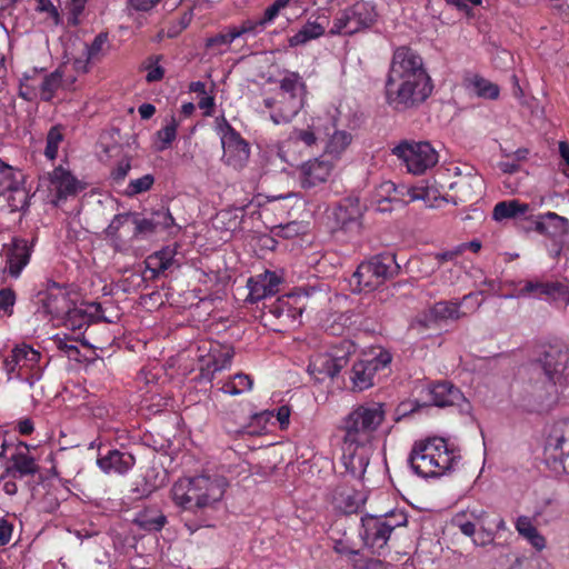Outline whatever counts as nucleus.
Listing matches in <instances>:
<instances>
[{
    "mask_svg": "<svg viewBox=\"0 0 569 569\" xmlns=\"http://www.w3.org/2000/svg\"><path fill=\"white\" fill-rule=\"evenodd\" d=\"M433 91L422 57L410 47H398L385 81L386 103L397 112L418 109Z\"/></svg>",
    "mask_w": 569,
    "mask_h": 569,
    "instance_id": "1",
    "label": "nucleus"
},
{
    "mask_svg": "<svg viewBox=\"0 0 569 569\" xmlns=\"http://www.w3.org/2000/svg\"><path fill=\"white\" fill-rule=\"evenodd\" d=\"M458 390L449 381L435 383L430 389L431 399L435 406L445 407L453 403Z\"/></svg>",
    "mask_w": 569,
    "mask_h": 569,
    "instance_id": "37",
    "label": "nucleus"
},
{
    "mask_svg": "<svg viewBox=\"0 0 569 569\" xmlns=\"http://www.w3.org/2000/svg\"><path fill=\"white\" fill-rule=\"evenodd\" d=\"M385 418V403L367 402L359 405L345 419L343 438H347L349 442L368 445Z\"/></svg>",
    "mask_w": 569,
    "mask_h": 569,
    "instance_id": "7",
    "label": "nucleus"
},
{
    "mask_svg": "<svg viewBox=\"0 0 569 569\" xmlns=\"http://www.w3.org/2000/svg\"><path fill=\"white\" fill-rule=\"evenodd\" d=\"M462 253V246H457L453 250L442 251L436 254V259L441 268H446L448 264L453 263Z\"/></svg>",
    "mask_w": 569,
    "mask_h": 569,
    "instance_id": "58",
    "label": "nucleus"
},
{
    "mask_svg": "<svg viewBox=\"0 0 569 569\" xmlns=\"http://www.w3.org/2000/svg\"><path fill=\"white\" fill-rule=\"evenodd\" d=\"M366 446L349 442L347 438H343L340 462L345 470L341 473L348 475L353 479L362 478L369 465Z\"/></svg>",
    "mask_w": 569,
    "mask_h": 569,
    "instance_id": "18",
    "label": "nucleus"
},
{
    "mask_svg": "<svg viewBox=\"0 0 569 569\" xmlns=\"http://www.w3.org/2000/svg\"><path fill=\"white\" fill-rule=\"evenodd\" d=\"M131 223L133 224V230L131 232V240H138L144 238L149 234L154 233L156 227L151 218H141L140 213L131 212Z\"/></svg>",
    "mask_w": 569,
    "mask_h": 569,
    "instance_id": "42",
    "label": "nucleus"
},
{
    "mask_svg": "<svg viewBox=\"0 0 569 569\" xmlns=\"http://www.w3.org/2000/svg\"><path fill=\"white\" fill-rule=\"evenodd\" d=\"M152 220H153L156 230H158V229L167 230L176 224L174 218L172 217L169 209L154 211L152 213Z\"/></svg>",
    "mask_w": 569,
    "mask_h": 569,
    "instance_id": "55",
    "label": "nucleus"
},
{
    "mask_svg": "<svg viewBox=\"0 0 569 569\" xmlns=\"http://www.w3.org/2000/svg\"><path fill=\"white\" fill-rule=\"evenodd\" d=\"M162 59V56H151L148 59V64L146 67L147 69V76L146 80L147 82H157L160 81L164 76V69L159 66V61Z\"/></svg>",
    "mask_w": 569,
    "mask_h": 569,
    "instance_id": "51",
    "label": "nucleus"
},
{
    "mask_svg": "<svg viewBox=\"0 0 569 569\" xmlns=\"http://www.w3.org/2000/svg\"><path fill=\"white\" fill-rule=\"evenodd\" d=\"M361 537L365 545L375 553H381L387 547L392 532L408 522L407 513L402 510H392L382 516L367 515L361 519Z\"/></svg>",
    "mask_w": 569,
    "mask_h": 569,
    "instance_id": "9",
    "label": "nucleus"
},
{
    "mask_svg": "<svg viewBox=\"0 0 569 569\" xmlns=\"http://www.w3.org/2000/svg\"><path fill=\"white\" fill-rule=\"evenodd\" d=\"M252 386L253 379L249 375L239 372L222 385L221 391L230 396H238L250 391Z\"/></svg>",
    "mask_w": 569,
    "mask_h": 569,
    "instance_id": "40",
    "label": "nucleus"
},
{
    "mask_svg": "<svg viewBox=\"0 0 569 569\" xmlns=\"http://www.w3.org/2000/svg\"><path fill=\"white\" fill-rule=\"evenodd\" d=\"M327 158V156L322 154L300 166V179L303 188H313L328 180L333 169V162Z\"/></svg>",
    "mask_w": 569,
    "mask_h": 569,
    "instance_id": "21",
    "label": "nucleus"
},
{
    "mask_svg": "<svg viewBox=\"0 0 569 569\" xmlns=\"http://www.w3.org/2000/svg\"><path fill=\"white\" fill-rule=\"evenodd\" d=\"M264 28H266L264 24H259V19H257V20L248 19V20L243 21L240 27H233V30L238 34V38H239L247 33L257 34V33L261 32Z\"/></svg>",
    "mask_w": 569,
    "mask_h": 569,
    "instance_id": "57",
    "label": "nucleus"
},
{
    "mask_svg": "<svg viewBox=\"0 0 569 569\" xmlns=\"http://www.w3.org/2000/svg\"><path fill=\"white\" fill-rule=\"evenodd\" d=\"M130 169H131V164L128 160L119 161L117 163V166L111 171V178L116 182H120V181L124 180V178L129 173Z\"/></svg>",
    "mask_w": 569,
    "mask_h": 569,
    "instance_id": "62",
    "label": "nucleus"
},
{
    "mask_svg": "<svg viewBox=\"0 0 569 569\" xmlns=\"http://www.w3.org/2000/svg\"><path fill=\"white\" fill-rule=\"evenodd\" d=\"M567 287L559 281H541L538 279L526 280L519 288V296H546L555 298L567 295Z\"/></svg>",
    "mask_w": 569,
    "mask_h": 569,
    "instance_id": "27",
    "label": "nucleus"
},
{
    "mask_svg": "<svg viewBox=\"0 0 569 569\" xmlns=\"http://www.w3.org/2000/svg\"><path fill=\"white\" fill-rule=\"evenodd\" d=\"M392 154L412 174H423L439 161L437 150L428 141L402 140L392 149Z\"/></svg>",
    "mask_w": 569,
    "mask_h": 569,
    "instance_id": "11",
    "label": "nucleus"
},
{
    "mask_svg": "<svg viewBox=\"0 0 569 569\" xmlns=\"http://www.w3.org/2000/svg\"><path fill=\"white\" fill-rule=\"evenodd\" d=\"M63 140V134L60 126H53L50 128L47 134V143L44 149V156L53 160L58 154V148Z\"/></svg>",
    "mask_w": 569,
    "mask_h": 569,
    "instance_id": "47",
    "label": "nucleus"
},
{
    "mask_svg": "<svg viewBox=\"0 0 569 569\" xmlns=\"http://www.w3.org/2000/svg\"><path fill=\"white\" fill-rule=\"evenodd\" d=\"M325 33V27L317 21H308L296 34L289 38L290 47L305 44Z\"/></svg>",
    "mask_w": 569,
    "mask_h": 569,
    "instance_id": "38",
    "label": "nucleus"
},
{
    "mask_svg": "<svg viewBox=\"0 0 569 569\" xmlns=\"http://www.w3.org/2000/svg\"><path fill=\"white\" fill-rule=\"evenodd\" d=\"M355 352V345L349 340H342L325 353H318L311 358L308 372L317 381L335 378L348 365L349 357Z\"/></svg>",
    "mask_w": 569,
    "mask_h": 569,
    "instance_id": "12",
    "label": "nucleus"
},
{
    "mask_svg": "<svg viewBox=\"0 0 569 569\" xmlns=\"http://www.w3.org/2000/svg\"><path fill=\"white\" fill-rule=\"evenodd\" d=\"M391 362V355L380 351L378 356L370 359H362L352 365L349 372L351 389L363 391L373 386V378L380 370H385Z\"/></svg>",
    "mask_w": 569,
    "mask_h": 569,
    "instance_id": "15",
    "label": "nucleus"
},
{
    "mask_svg": "<svg viewBox=\"0 0 569 569\" xmlns=\"http://www.w3.org/2000/svg\"><path fill=\"white\" fill-rule=\"evenodd\" d=\"M508 569H540V560L537 557H516Z\"/></svg>",
    "mask_w": 569,
    "mask_h": 569,
    "instance_id": "59",
    "label": "nucleus"
},
{
    "mask_svg": "<svg viewBox=\"0 0 569 569\" xmlns=\"http://www.w3.org/2000/svg\"><path fill=\"white\" fill-rule=\"evenodd\" d=\"M530 209L528 203L520 202L519 200H505L496 203L492 211V217L496 221L512 219L525 216Z\"/></svg>",
    "mask_w": 569,
    "mask_h": 569,
    "instance_id": "34",
    "label": "nucleus"
},
{
    "mask_svg": "<svg viewBox=\"0 0 569 569\" xmlns=\"http://www.w3.org/2000/svg\"><path fill=\"white\" fill-rule=\"evenodd\" d=\"M282 278L274 271L266 270L262 273L250 277L247 281L249 295L247 300L251 303L268 299L279 291Z\"/></svg>",
    "mask_w": 569,
    "mask_h": 569,
    "instance_id": "20",
    "label": "nucleus"
},
{
    "mask_svg": "<svg viewBox=\"0 0 569 569\" xmlns=\"http://www.w3.org/2000/svg\"><path fill=\"white\" fill-rule=\"evenodd\" d=\"M356 569H385V563L379 559L358 557L355 559Z\"/></svg>",
    "mask_w": 569,
    "mask_h": 569,
    "instance_id": "61",
    "label": "nucleus"
},
{
    "mask_svg": "<svg viewBox=\"0 0 569 569\" xmlns=\"http://www.w3.org/2000/svg\"><path fill=\"white\" fill-rule=\"evenodd\" d=\"M50 184L58 200H66L83 189L81 182L67 169L59 166L50 173Z\"/></svg>",
    "mask_w": 569,
    "mask_h": 569,
    "instance_id": "24",
    "label": "nucleus"
},
{
    "mask_svg": "<svg viewBox=\"0 0 569 569\" xmlns=\"http://www.w3.org/2000/svg\"><path fill=\"white\" fill-rule=\"evenodd\" d=\"M377 10L373 4L368 1H359L340 10L332 20L330 34L351 36L366 30L377 21Z\"/></svg>",
    "mask_w": 569,
    "mask_h": 569,
    "instance_id": "10",
    "label": "nucleus"
},
{
    "mask_svg": "<svg viewBox=\"0 0 569 569\" xmlns=\"http://www.w3.org/2000/svg\"><path fill=\"white\" fill-rule=\"evenodd\" d=\"M223 485L207 476L181 478L174 482L171 496L174 503L184 510L200 509L220 501L223 497Z\"/></svg>",
    "mask_w": 569,
    "mask_h": 569,
    "instance_id": "5",
    "label": "nucleus"
},
{
    "mask_svg": "<svg viewBox=\"0 0 569 569\" xmlns=\"http://www.w3.org/2000/svg\"><path fill=\"white\" fill-rule=\"evenodd\" d=\"M61 319H63L67 329L79 332V336L91 323L107 320L99 302H83L80 306H71Z\"/></svg>",
    "mask_w": 569,
    "mask_h": 569,
    "instance_id": "16",
    "label": "nucleus"
},
{
    "mask_svg": "<svg viewBox=\"0 0 569 569\" xmlns=\"http://www.w3.org/2000/svg\"><path fill=\"white\" fill-rule=\"evenodd\" d=\"M307 84L297 71H284L279 88L262 101L274 124H284L300 112L306 102Z\"/></svg>",
    "mask_w": 569,
    "mask_h": 569,
    "instance_id": "3",
    "label": "nucleus"
},
{
    "mask_svg": "<svg viewBox=\"0 0 569 569\" xmlns=\"http://www.w3.org/2000/svg\"><path fill=\"white\" fill-rule=\"evenodd\" d=\"M288 141L292 143H302L303 146L311 148L317 143L318 137L315 128L312 126H308L306 129L295 128L290 132Z\"/></svg>",
    "mask_w": 569,
    "mask_h": 569,
    "instance_id": "46",
    "label": "nucleus"
},
{
    "mask_svg": "<svg viewBox=\"0 0 569 569\" xmlns=\"http://www.w3.org/2000/svg\"><path fill=\"white\" fill-rule=\"evenodd\" d=\"M174 250L166 247L148 256L144 260L146 271L150 272V278H157L168 270L174 260Z\"/></svg>",
    "mask_w": 569,
    "mask_h": 569,
    "instance_id": "31",
    "label": "nucleus"
},
{
    "mask_svg": "<svg viewBox=\"0 0 569 569\" xmlns=\"http://www.w3.org/2000/svg\"><path fill=\"white\" fill-rule=\"evenodd\" d=\"M154 183V177L150 173L144 174L138 179H132L126 190V194L134 197L142 192L149 191Z\"/></svg>",
    "mask_w": 569,
    "mask_h": 569,
    "instance_id": "48",
    "label": "nucleus"
},
{
    "mask_svg": "<svg viewBox=\"0 0 569 569\" xmlns=\"http://www.w3.org/2000/svg\"><path fill=\"white\" fill-rule=\"evenodd\" d=\"M290 408L288 406H281L277 410L276 418L280 425V429H287L290 422Z\"/></svg>",
    "mask_w": 569,
    "mask_h": 569,
    "instance_id": "64",
    "label": "nucleus"
},
{
    "mask_svg": "<svg viewBox=\"0 0 569 569\" xmlns=\"http://www.w3.org/2000/svg\"><path fill=\"white\" fill-rule=\"evenodd\" d=\"M63 72L60 69L42 74L39 81V98L50 102L57 92L62 88Z\"/></svg>",
    "mask_w": 569,
    "mask_h": 569,
    "instance_id": "35",
    "label": "nucleus"
},
{
    "mask_svg": "<svg viewBox=\"0 0 569 569\" xmlns=\"http://www.w3.org/2000/svg\"><path fill=\"white\" fill-rule=\"evenodd\" d=\"M460 316V303L458 301H439L428 311L417 317V322L425 328L432 327L438 321L458 319Z\"/></svg>",
    "mask_w": 569,
    "mask_h": 569,
    "instance_id": "25",
    "label": "nucleus"
},
{
    "mask_svg": "<svg viewBox=\"0 0 569 569\" xmlns=\"http://www.w3.org/2000/svg\"><path fill=\"white\" fill-rule=\"evenodd\" d=\"M546 376L556 383H569V355L561 348L550 346L538 360Z\"/></svg>",
    "mask_w": 569,
    "mask_h": 569,
    "instance_id": "17",
    "label": "nucleus"
},
{
    "mask_svg": "<svg viewBox=\"0 0 569 569\" xmlns=\"http://www.w3.org/2000/svg\"><path fill=\"white\" fill-rule=\"evenodd\" d=\"M208 356L207 368L214 373L231 367L234 349L230 345H222L214 341L210 343Z\"/></svg>",
    "mask_w": 569,
    "mask_h": 569,
    "instance_id": "30",
    "label": "nucleus"
},
{
    "mask_svg": "<svg viewBox=\"0 0 569 569\" xmlns=\"http://www.w3.org/2000/svg\"><path fill=\"white\" fill-rule=\"evenodd\" d=\"M38 297L43 311L53 319H61L72 306L67 290L54 281L49 282L47 289L40 291Z\"/></svg>",
    "mask_w": 569,
    "mask_h": 569,
    "instance_id": "19",
    "label": "nucleus"
},
{
    "mask_svg": "<svg viewBox=\"0 0 569 569\" xmlns=\"http://www.w3.org/2000/svg\"><path fill=\"white\" fill-rule=\"evenodd\" d=\"M179 122L172 116L164 127L157 131L156 136L159 143L156 144L158 151L168 149L177 138Z\"/></svg>",
    "mask_w": 569,
    "mask_h": 569,
    "instance_id": "41",
    "label": "nucleus"
},
{
    "mask_svg": "<svg viewBox=\"0 0 569 569\" xmlns=\"http://www.w3.org/2000/svg\"><path fill=\"white\" fill-rule=\"evenodd\" d=\"M134 523L147 531H160L167 523V517L158 508L149 507L137 513Z\"/></svg>",
    "mask_w": 569,
    "mask_h": 569,
    "instance_id": "33",
    "label": "nucleus"
},
{
    "mask_svg": "<svg viewBox=\"0 0 569 569\" xmlns=\"http://www.w3.org/2000/svg\"><path fill=\"white\" fill-rule=\"evenodd\" d=\"M412 471L421 478L445 475L457 463V456L442 438H427L413 443L408 457Z\"/></svg>",
    "mask_w": 569,
    "mask_h": 569,
    "instance_id": "4",
    "label": "nucleus"
},
{
    "mask_svg": "<svg viewBox=\"0 0 569 569\" xmlns=\"http://www.w3.org/2000/svg\"><path fill=\"white\" fill-rule=\"evenodd\" d=\"M41 358V352L30 345H16L1 357V368L7 375V381L17 380L32 388L43 375Z\"/></svg>",
    "mask_w": 569,
    "mask_h": 569,
    "instance_id": "6",
    "label": "nucleus"
},
{
    "mask_svg": "<svg viewBox=\"0 0 569 569\" xmlns=\"http://www.w3.org/2000/svg\"><path fill=\"white\" fill-rule=\"evenodd\" d=\"M470 189L468 193L469 200L477 202L486 192V183L481 176L478 173L468 172L465 174V187Z\"/></svg>",
    "mask_w": 569,
    "mask_h": 569,
    "instance_id": "45",
    "label": "nucleus"
},
{
    "mask_svg": "<svg viewBox=\"0 0 569 569\" xmlns=\"http://www.w3.org/2000/svg\"><path fill=\"white\" fill-rule=\"evenodd\" d=\"M223 426H224V429L229 433L239 435V433H250L251 432V431L247 430L249 428V425L247 423V417H243L242 421L238 426H233L230 421V415L228 413L223 418Z\"/></svg>",
    "mask_w": 569,
    "mask_h": 569,
    "instance_id": "60",
    "label": "nucleus"
},
{
    "mask_svg": "<svg viewBox=\"0 0 569 569\" xmlns=\"http://www.w3.org/2000/svg\"><path fill=\"white\" fill-rule=\"evenodd\" d=\"M399 271L400 266L393 253L383 252L372 256L370 259L362 261L353 272L352 281L356 283L353 291H373L395 278Z\"/></svg>",
    "mask_w": 569,
    "mask_h": 569,
    "instance_id": "8",
    "label": "nucleus"
},
{
    "mask_svg": "<svg viewBox=\"0 0 569 569\" xmlns=\"http://www.w3.org/2000/svg\"><path fill=\"white\" fill-rule=\"evenodd\" d=\"M223 149L222 160L234 169H241L250 157V147L240 133L223 118L218 123Z\"/></svg>",
    "mask_w": 569,
    "mask_h": 569,
    "instance_id": "14",
    "label": "nucleus"
},
{
    "mask_svg": "<svg viewBox=\"0 0 569 569\" xmlns=\"http://www.w3.org/2000/svg\"><path fill=\"white\" fill-rule=\"evenodd\" d=\"M471 86L475 93L480 98L496 100L499 97V87L485 78L475 77L471 80Z\"/></svg>",
    "mask_w": 569,
    "mask_h": 569,
    "instance_id": "43",
    "label": "nucleus"
},
{
    "mask_svg": "<svg viewBox=\"0 0 569 569\" xmlns=\"http://www.w3.org/2000/svg\"><path fill=\"white\" fill-rule=\"evenodd\" d=\"M52 340L56 347L60 351L64 352L69 358L77 359L78 356L80 355V350L78 349L77 346L70 343L71 339L67 335H64L63 337H61L60 335H56Z\"/></svg>",
    "mask_w": 569,
    "mask_h": 569,
    "instance_id": "53",
    "label": "nucleus"
},
{
    "mask_svg": "<svg viewBox=\"0 0 569 569\" xmlns=\"http://www.w3.org/2000/svg\"><path fill=\"white\" fill-rule=\"evenodd\" d=\"M536 231L550 238L569 234V220L556 212H547L536 221Z\"/></svg>",
    "mask_w": 569,
    "mask_h": 569,
    "instance_id": "28",
    "label": "nucleus"
},
{
    "mask_svg": "<svg viewBox=\"0 0 569 569\" xmlns=\"http://www.w3.org/2000/svg\"><path fill=\"white\" fill-rule=\"evenodd\" d=\"M289 6L301 8V2L300 0H274L273 3L264 10L262 17L259 18V24L267 27L278 17L281 9Z\"/></svg>",
    "mask_w": 569,
    "mask_h": 569,
    "instance_id": "44",
    "label": "nucleus"
},
{
    "mask_svg": "<svg viewBox=\"0 0 569 569\" xmlns=\"http://www.w3.org/2000/svg\"><path fill=\"white\" fill-rule=\"evenodd\" d=\"M473 521L465 522V536L472 538L476 546H488L495 539V532L490 523L489 517L481 511L479 515L471 512Z\"/></svg>",
    "mask_w": 569,
    "mask_h": 569,
    "instance_id": "26",
    "label": "nucleus"
},
{
    "mask_svg": "<svg viewBox=\"0 0 569 569\" xmlns=\"http://www.w3.org/2000/svg\"><path fill=\"white\" fill-rule=\"evenodd\" d=\"M352 141V136L346 130H335L330 136L325 150V156L339 159Z\"/></svg>",
    "mask_w": 569,
    "mask_h": 569,
    "instance_id": "36",
    "label": "nucleus"
},
{
    "mask_svg": "<svg viewBox=\"0 0 569 569\" xmlns=\"http://www.w3.org/2000/svg\"><path fill=\"white\" fill-rule=\"evenodd\" d=\"M13 526L8 520H0V547L8 545L11 540Z\"/></svg>",
    "mask_w": 569,
    "mask_h": 569,
    "instance_id": "63",
    "label": "nucleus"
},
{
    "mask_svg": "<svg viewBox=\"0 0 569 569\" xmlns=\"http://www.w3.org/2000/svg\"><path fill=\"white\" fill-rule=\"evenodd\" d=\"M515 527L517 532L523 539H526L537 551H541L546 548V538L539 532L529 517H518L515 522Z\"/></svg>",
    "mask_w": 569,
    "mask_h": 569,
    "instance_id": "32",
    "label": "nucleus"
},
{
    "mask_svg": "<svg viewBox=\"0 0 569 569\" xmlns=\"http://www.w3.org/2000/svg\"><path fill=\"white\" fill-rule=\"evenodd\" d=\"M24 173L22 170L14 168L0 159V196L7 192H21L26 199L23 188Z\"/></svg>",
    "mask_w": 569,
    "mask_h": 569,
    "instance_id": "29",
    "label": "nucleus"
},
{
    "mask_svg": "<svg viewBox=\"0 0 569 569\" xmlns=\"http://www.w3.org/2000/svg\"><path fill=\"white\" fill-rule=\"evenodd\" d=\"M32 253V244L26 239L14 238L6 253L4 272L14 279L19 278L28 266Z\"/></svg>",
    "mask_w": 569,
    "mask_h": 569,
    "instance_id": "22",
    "label": "nucleus"
},
{
    "mask_svg": "<svg viewBox=\"0 0 569 569\" xmlns=\"http://www.w3.org/2000/svg\"><path fill=\"white\" fill-rule=\"evenodd\" d=\"M238 38V34L234 32L233 27L229 28L226 32H220L213 37L207 39L206 47L214 48L220 46H228L233 40Z\"/></svg>",
    "mask_w": 569,
    "mask_h": 569,
    "instance_id": "54",
    "label": "nucleus"
},
{
    "mask_svg": "<svg viewBox=\"0 0 569 569\" xmlns=\"http://www.w3.org/2000/svg\"><path fill=\"white\" fill-rule=\"evenodd\" d=\"M131 212L116 214L106 229L107 236L119 239L120 229L124 227L127 223L131 222Z\"/></svg>",
    "mask_w": 569,
    "mask_h": 569,
    "instance_id": "52",
    "label": "nucleus"
},
{
    "mask_svg": "<svg viewBox=\"0 0 569 569\" xmlns=\"http://www.w3.org/2000/svg\"><path fill=\"white\" fill-rule=\"evenodd\" d=\"M17 302V295L12 288L0 289V313L4 317L13 315V308Z\"/></svg>",
    "mask_w": 569,
    "mask_h": 569,
    "instance_id": "50",
    "label": "nucleus"
},
{
    "mask_svg": "<svg viewBox=\"0 0 569 569\" xmlns=\"http://www.w3.org/2000/svg\"><path fill=\"white\" fill-rule=\"evenodd\" d=\"M42 72L32 70V74L24 73L20 80L19 96L26 101H33L39 97V81Z\"/></svg>",
    "mask_w": 569,
    "mask_h": 569,
    "instance_id": "39",
    "label": "nucleus"
},
{
    "mask_svg": "<svg viewBox=\"0 0 569 569\" xmlns=\"http://www.w3.org/2000/svg\"><path fill=\"white\" fill-rule=\"evenodd\" d=\"M319 298H323V295L315 287L298 288L292 292L264 302L262 318L273 331H289L301 325L303 311L317 309Z\"/></svg>",
    "mask_w": 569,
    "mask_h": 569,
    "instance_id": "2",
    "label": "nucleus"
},
{
    "mask_svg": "<svg viewBox=\"0 0 569 569\" xmlns=\"http://www.w3.org/2000/svg\"><path fill=\"white\" fill-rule=\"evenodd\" d=\"M136 465V457L128 451L110 449L106 455H99L97 466L107 473L127 475Z\"/></svg>",
    "mask_w": 569,
    "mask_h": 569,
    "instance_id": "23",
    "label": "nucleus"
},
{
    "mask_svg": "<svg viewBox=\"0 0 569 569\" xmlns=\"http://www.w3.org/2000/svg\"><path fill=\"white\" fill-rule=\"evenodd\" d=\"M107 42H108V33L107 32H100L99 34H97L94 37L93 41L91 42V44H89L87 47V60L89 62L99 60L104 50Z\"/></svg>",
    "mask_w": 569,
    "mask_h": 569,
    "instance_id": "49",
    "label": "nucleus"
},
{
    "mask_svg": "<svg viewBox=\"0 0 569 569\" xmlns=\"http://www.w3.org/2000/svg\"><path fill=\"white\" fill-rule=\"evenodd\" d=\"M358 217L359 210L357 208H352L351 211L348 212L347 207L339 206L336 211V219L342 228H347L349 223L356 222Z\"/></svg>",
    "mask_w": 569,
    "mask_h": 569,
    "instance_id": "56",
    "label": "nucleus"
},
{
    "mask_svg": "<svg viewBox=\"0 0 569 569\" xmlns=\"http://www.w3.org/2000/svg\"><path fill=\"white\" fill-rule=\"evenodd\" d=\"M0 456L7 459L4 473L13 479L33 477L40 471L36 458L31 455L30 446L23 441L9 442L4 440L1 445Z\"/></svg>",
    "mask_w": 569,
    "mask_h": 569,
    "instance_id": "13",
    "label": "nucleus"
}]
</instances>
